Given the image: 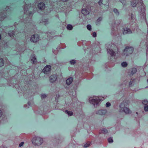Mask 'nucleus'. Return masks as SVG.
<instances>
[{
    "label": "nucleus",
    "mask_w": 148,
    "mask_h": 148,
    "mask_svg": "<svg viewBox=\"0 0 148 148\" xmlns=\"http://www.w3.org/2000/svg\"><path fill=\"white\" fill-rule=\"evenodd\" d=\"M101 97H94L93 98L91 97L89 101L90 103L93 105L95 107L99 105L101 101L105 99L102 97L103 99H101Z\"/></svg>",
    "instance_id": "1"
},
{
    "label": "nucleus",
    "mask_w": 148,
    "mask_h": 148,
    "mask_svg": "<svg viewBox=\"0 0 148 148\" xmlns=\"http://www.w3.org/2000/svg\"><path fill=\"white\" fill-rule=\"evenodd\" d=\"M32 143L34 145L39 146L43 142L42 138L39 137H34L32 140Z\"/></svg>",
    "instance_id": "2"
},
{
    "label": "nucleus",
    "mask_w": 148,
    "mask_h": 148,
    "mask_svg": "<svg viewBox=\"0 0 148 148\" xmlns=\"http://www.w3.org/2000/svg\"><path fill=\"white\" fill-rule=\"evenodd\" d=\"M127 104H125L124 102L121 103L120 105L121 108V110L123 111L126 114H129L130 113V111L129 109L127 108L126 106H127Z\"/></svg>",
    "instance_id": "3"
},
{
    "label": "nucleus",
    "mask_w": 148,
    "mask_h": 148,
    "mask_svg": "<svg viewBox=\"0 0 148 148\" xmlns=\"http://www.w3.org/2000/svg\"><path fill=\"white\" fill-rule=\"evenodd\" d=\"M39 36L37 34H34L31 36L30 40L32 42H36L39 40Z\"/></svg>",
    "instance_id": "4"
},
{
    "label": "nucleus",
    "mask_w": 148,
    "mask_h": 148,
    "mask_svg": "<svg viewBox=\"0 0 148 148\" xmlns=\"http://www.w3.org/2000/svg\"><path fill=\"white\" fill-rule=\"evenodd\" d=\"M133 49L131 47H127L124 50V53L126 54L127 55L131 54L133 52Z\"/></svg>",
    "instance_id": "5"
},
{
    "label": "nucleus",
    "mask_w": 148,
    "mask_h": 148,
    "mask_svg": "<svg viewBox=\"0 0 148 148\" xmlns=\"http://www.w3.org/2000/svg\"><path fill=\"white\" fill-rule=\"evenodd\" d=\"M49 78L50 82H51L53 83L56 80L57 78V76L56 74L53 75L51 76Z\"/></svg>",
    "instance_id": "6"
},
{
    "label": "nucleus",
    "mask_w": 148,
    "mask_h": 148,
    "mask_svg": "<svg viewBox=\"0 0 148 148\" xmlns=\"http://www.w3.org/2000/svg\"><path fill=\"white\" fill-rule=\"evenodd\" d=\"M51 70V66L49 65L46 66L42 70V71L44 73H47L49 72Z\"/></svg>",
    "instance_id": "7"
},
{
    "label": "nucleus",
    "mask_w": 148,
    "mask_h": 148,
    "mask_svg": "<svg viewBox=\"0 0 148 148\" xmlns=\"http://www.w3.org/2000/svg\"><path fill=\"white\" fill-rule=\"evenodd\" d=\"M99 4L100 5H105L108 4V0H100L99 2Z\"/></svg>",
    "instance_id": "8"
},
{
    "label": "nucleus",
    "mask_w": 148,
    "mask_h": 148,
    "mask_svg": "<svg viewBox=\"0 0 148 148\" xmlns=\"http://www.w3.org/2000/svg\"><path fill=\"white\" fill-rule=\"evenodd\" d=\"M122 32L124 34H130L131 33V30L127 28L123 29L122 30Z\"/></svg>",
    "instance_id": "9"
},
{
    "label": "nucleus",
    "mask_w": 148,
    "mask_h": 148,
    "mask_svg": "<svg viewBox=\"0 0 148 148\" xmlns=\"http://www.w3.org/2000/svg\"><path fill=\"white\" fill-rule=\"evenodd\" d=\"M38 7L39 9L41 10H43L45 7L44 3H40L38 5Z\"/></svg>",
    "instance_id": "10"
},
{
    "label": "nucleus",
    "mask_w": 148,
    "mask_h": 148,
    "mask_svg": "<svg viewBox=\"0 0 148 148\" xmlns=\"http://www.w3.org/2000/svg\"><path fill=\"white\" fill-rule=\"evenodd\" d=\"M82 14L84 15H86L89 13V12L87 9L84 8H82Z\"/></svg>",
    "instance_id": "11"
},
{
    "label": "nucleus",
    "mask_w": 148,
    "mask_h": 148,
    "mask_svg": "<svg viewBox=\"0 0 148 148\" xmlns=\"http://www.w3.org/2000/svg\"><path fill=\"white\" fill-rule=\"evenodd\" d=\"M73 80V78L72 77H70L67 79L66 81V84L69 85L71 84Z\"/></svg>",
    "instance_id": "12"
},
{
    "label": "nucleus",
    "mask_w": 148,
    "mask_h": 148,
    "mask_svg": "<svg viewBox=\"0 0 148 148\" xmlns=\"http://www.w3.org/2000/svg\"><path fill=\"white\" fill-rule=\"evenodd\" d=\"M106 112V111L105 110H100L97 112L96 114L100 115H103Z\"/></svg>",
    "instance_id": "13"
},
{
    "label": "nucleus",
    "mask_w": 148,
    "mask_h": 148,
    "mask_svg": "<svg viewBox=\"0 0 148 148\" xmlns=\"http://www.w3.org/2000/svg\"><path fill=\"white\" fill-rule=\"evenodd\" d=\"M6 17V13L5 12L1 13L0 14V18L1 20H3Z\"/></svg>",
    "instance_id": "14"
},
{
    "label": "nucleus",
    "mask_w": 148,
    "mask_h": 148,
    "mask_svg": "<svg viewBox=\"0 0 148 148\" xmlns=\"http://www.w3.org/2000/svg\"><path fill=\"white\" fill-rule=\"evenodd\" d=\"M107 51L108 53L111 56L114 55L115 53L113 51L112 49H108Z\"/></svg>",
    "instance_id": "15"
},
{
    "label": "nucleus",
    "mask_w": 148,
    "mask_h": 148,
    "mask_svg": "<svg viewBox=\"0 0 148 148\" xmlns=\"http://www.w3.org/2000/svg\"><path fill=\"white\" fill-rule=\"evenodd\" d=\"M40 23H42L44 25H46L49 23V22L47 19H43L42 20Z\"/></svg>",
    "instance_id": "16"
},
{
    "label": "nucleus",
    "mask_w": 148,
    "mask_h": 148,
    "mask_svg": "<svg viewBox=\"0 0 148 148\" xmlns=\"http://www.w3.org/2000/svg\"><path fill=\"white\" fill-rule=\"evenodd\" d=\"M31 60L32 61L33 64L37 62L36 58L34 56H32L31 59Z\"/></svg>",
    "instance_id": "17"
},
{
    "label": "nucleus",
    "mask_w": 148,
    "mask_h": 148,
    "mask_svg": "<svg viewBox=\"0 0 148 148\" xmlns=\"http://www.w3.org/2000/svg\"><path fill=\"white\" fill-rule=\"evenodd\" d=\"M4 64V61L2 58H0V67L3 66Z\"/></svg>",
    "instance_id": "18"
},
{
    "label": "nucleus",
    "mask_w": 148,
    "mask_h": 148,
    "mask_svg": "<svg viewBox=\"0 0 148 148\" xmlns=\"http://www.w3.org/2000/svg\"><path fill=\"white\" fill-rule=\"evenodd\" d=\"M131 6L132 7H135L136 5V2L135 1H134L131 2Z\"/></svg>",
    "instance_id": "19"
},
{
    "label": "nucleus",
    "mask_w": 148,
    "mask_h": 148,
    "mask_svg": "<svg viewBox=\"0 0 148 148\" xmlns=\"http://www.w3.org/2000/svg\"><path fill=\"white\" fill-rule=\"evenodd\" d=\"M66 28L68 30H70L73 29V27L72 25L70 24H69L67 25Z\"/></svg>",
    "instance_id": "20"
},
{
    "label": "nucleus",
    "mask_w": 148,
    "mask_h": 148,
    "mask_svg": "<svg viewBox=\"0 0 148 148\" xmlns=\"http://www.w3.org/2000/svg\"><path fill=\"white\" fill-rule=\"evenodd\" d=\"M65 112L69 116H71L73 115V112L71 111H68V110H66Z\"/></svg>",
    "instance_id": "21"
},
{
    "label": "nucleus",
    "mask_w": 148,
    "mask_h": 148,
    "mask_svg": "<svg viewBox=\"0 0 148 148\" xmlns=\"http://www.w3.org/2000/svg\"><path fill=\"white\" fill-rule=\"evenodd\" d=\"M8 34L9 35L10 37L13 36L14 35V32L13 31H10L8 33Z\"/></svg>",
    "instance_id": "22"
},
{
    "label": "nucleus",
    "mask_w": 148,
    "mask_h": 148,
    "mask_svg": "<svg viewBox=\"0 0 148 148\" xmlns=\"http://www.w3.org/2000/svg\"><path fill=\"white\" fill-rule=\"evenodd\" d=\"M108 132L107 130L105 129H103L101 131V133H102L106 134Z\"/></svg>",
    "instance_id": "23"
},
{
    "label": "nucleus",
    "mask_w": 148,
    "mask_h": 148,
    "mask_svg": "<svg viewBox=\"0 0 148 148\" xmlns=\"http://www.w3.org/2000/svg\"><path fill=\"white\" fill-rule=\"evenodd\" d=\"M121 66L123 67H126L127 65V64L126 62H123L121 64Z\"/></svg>",
    "instance_id": "24"
},
{
    "label": "nucleus",
    "mask_w": 148,
    "mask_h": 148,
    "mask_svg": "<svg viewBox=\"0 0 148 148\" xmlns=\"http://www.w3.org/2000/svg\"><path fill=\"white\" fill-rule=\"evenodd\" d=\"M90 145V143L89 142H87L84 145V147H87L89 146Z\"/></svg>",
    "instance_id": "25"
},
{
    "label": "nucleus",
    "mask_w": 148,
    "mask_h": 148,
    "mask_svg": "<svg viewBox=\"0 0 148 148\" xmlns=\"http://www.w3.org/2000/svg\"><path fill=\"white\" fill-rule=\"evenodd\" d=\"M87 28L89 30H91V26L90 25H88L87 26Z\"/></svg>",
    "instance_id": "26"
},
{
    "label": "nucleus",
    "mask_w": 148,
    "mask_h": 148,
    "mask_svg": "<svg viewBox=\"0 0 148 148\" xmlns=\"http://www.w3.org/2000/svg\"><path fill=\"white\" fill-rule=\"evenodd\" d=\"M136 72V69L135 68H133L132 71V74L135 73Z\"/></svg>",
    "instance_id": "27"
},
{
    "label": "nucleus",
    "mask_w": 148,
    "mask_h": 148,
    "mask_svg": "<svg viewBox=\"0 0 148 148\" xmlns=\"http://www.w3.org/2000/svg\"><path fill=\"white\" fill-rule=\"evenodd\" d=\"M108 141L110 143H112L113 141L112 138H108Z\"/></svg>",
    "instance_id": "28"
},
{
    "label": "nucleus",
    "mask_w": 148,
    "mask_h": 148,
    "mask_svg": "<svg viewBox=\"0 0 148 148\" xmlns=\"http://www.w3.org/2000/svg\"><path fill=\"white\" fill-rule=\"evenodd\" d=\"M143 103L145 105H146L148 103V101L146 100H144L143 102Z\"/></svg>",
    "instance_id": "29"
},
{
    "label": "nucleus",
    "mask_w": 148,
    "mask_h": 148,
    "mask_svg": "<svg viewBox=\"0 0 148 148\" xmlns=\"http://www.w3.org/2000/svg\"><path fill=\"white\" fill-rule=\"evenodd\" d=\"M144 108L145 111H148V106L147 105H145L144 106Z\"/></svg>",
    "instance_id": "30"
},
{
    "label": "nucleus",
    "mask_w": 148,
    "mask_h": 148,
    "mask_svg": "<svg viewBox=\"0 0 148 148\" xmlns=\"http://www.w3.org/2000/svg\"><path fill=\"white\" fill-rule=\"evenodd\" d=\"M114 12L116 15L119 14V13L116 9H114Z\"/></svg>",
    "instance_id": "31"
},
{
    "label": "nucleus",
    "mask_w": 148,
    "mask_h": 148,
    "mask_svg": "<svg viewBox=\"0 0 148 148\" xmlns=\"http://www.w3.org/2000/svg\"><path fill=\"white\" fill-rule=\"evenodd\" d=\"M41 97L42 98L44 99V98H45L46 97H47V96L46 95L42 94V95H41Z\"/></svg>",
    "instance_id": "32"
},
{
    "label": "nucleus",
    "mask_w": 148,
    "mask_h": 148,
    "mask_svg": "<svg viewBox=\"0 0 148 148\" xmlns=\"http://www.w3.org/2000/svg\"><path fill=\"white\" fill-rule=\"evenodd\" d=\"M110 106V103L109 102H107L106 104V106L108 107Z\"/></svg>",
    "instance_id": "33"
},
{
    "label": "nucleus",
    "mask_w": 148,
    "mask_h": 148,
    "mask_svg": "<svg viewBox=\"0 0 148 148\" xmlns=\"http://www.w3.org/2000/svg\"><path fill=\"white\" fill-rule=\"evenodd\" d=\"M24 142H21L19 144V147H22V146L23 144H24Z\"/></svg>",
    "instance_id": "34"
},
{
    "label": "nucleus",
    "mask_w": 148,
    "mask_h": 148,
    "mask_svg": "<svg viewBox=\"0 0 148 148\" xmlns=\"http://www.w3.org/2000/svg\"><path fill=\"white\" fill-rule=\"evenodd\" d=\"M92 36L93 37H96L97 36V34L95 32H94L92 33Z\"/></svg>",
    "instance_id": "35"
},
{
    "label": "nucleus",
    "mask_w": 148,
    "mask_h": 148,
    "mask_svg": "<svg viewBox=\"0 0 148 148\" xmlns=\"http://www.w3.org/2000/svg\"><path fill=\"white\" fill-rule=\"evenodd\" d=\"M102 17H100L97 20V22H100L102 20Z\"/></svg>",
    "instance_id": "36"
},
{
    "label": "nucleus",
    "mask_w": 148,
    "mask_h": 148,
    "mask_svg": "<svg viewBox=\"0 0 148 148\" xmlns=\"http://www.w3.org/2000/svg\"><path fill=\"white\" fill-rule=\"evenodd\" d=\"M70 63L72 64H74V60H73L70 62Z\"/></svg>",
    "instance_id": "37"
},
{
    "label": "nucleus",
    "mask_w": 148,
    "mask_h": 148,
    "mask_svg": "<svg viewBox=\"0 0 148 148\" xmlns=\"http://www.w3.org/2000/svg\"><path fill=\"white\" fill-rule=\"evenodd\" d=\"M142 6L143 7V9L142 10V11L144 13L145 11V7L143 6V5H142Z\"/></svg>",
    "instance_id": "38"
},
{
    "label": "nucleus",
    "mask_w": 148,
    "mask_h": 148,
    "mask_svg": "<svg viewBox=\"0 0 148 148\" xmlns=\"http://www.w3.org/2000/svg\"><path fill=\"white\" fill-rule=\"evenodd\" d=\"M131 19L132 20L134 18V15L133 14H131Z\"/></svg>",
    "instance_id": "39"
},
{
    "label": "nucleus",
    "mask_w": 148,
    "mask_h": 148,
    "mask_svg": "<svg viewBox=\"0 0 148 148\" xmlns=\"http://www.w3.org/2000/svg\"><path fill=\"white\" fill-rule=\"evenodd\" d=\"M2 114V111L0 110V117L1 116Z\"/></svg>",
    "instance_id": "40"
},
{
    "label": "nucleus",
    "mask_w": 148,
    "mask_h": 148,
    "mask_svg": "<svg viewBox=\"0 0 148 148\" xmlns=\"http://www.w3.org/2000/svg\"><path fill=\"white\" fill-rule=\"evenodd\" d=\"M32 14V12H29V14L30 15H31Z\"/></svg>",
    "instance_id": "41"
},
{
    "label": "nucleus",
    "mask_w": 148,
    "mask_h": 148,
    "mask_svg": "<svg viewBox=\"0 0 148 148\" xmlns=\"http://www.w3.org/2000/svg\"><path fill=\"white\" fill-rule=\"evenodd\" d=\"M62 1L65 2L68 1V0H61Z\"/></svg>",
    "instance_id": "42"
},
{
    "label": "nucleus",
    "mask_w": 148,
    "mask_h": 148,
    "mask_svg": "<svg viewBox=\"0 0 148 148\" xmlns=\"http://www.w3.org/2000/svg\"><path fill=\"white\" fill-rule=\"evenodd\" d=\"M132 84V81H131L129 83L130 85H131V84Z\"/></svg>",
    "instance_id": "43"
},
{
    "label": "nucleus",
    "mask_w": 148,
    "mask_h": 148,
    "mask_svg": "<svg viewBox=\"0 0 148 148\" xmlns=\"http://www.w3.org/2000/svg\"><path fill=\"white\" fill-rule=\"evenodd\" d=\"M121 1L123 4L125 5L124 1L123 2H122V1Z\"/></svg>",
    "instance_id": "44"
},
{
    "label": "nucleus",
    "mask_w": 148,
    "mask_h": 148,
    "mask_svg": "<svg viewBox=\"0 0 148 148\" xmlns=\"http://www.w3.org/2000/svg\"><path fill=\"white\" fill-rule=\"evenodd\" d=\"M1 38V35L0 34V40Z\"/></svg>",
    "instance_id": "45"
},
{
    "label": "nucleus",
    "mask_w": 148,
    "mask_h": 148,
    "mask_svg": "<svg viewBox=\"0 0 148 148\" xmlns=\"http://www.w3.org/2000/svg\"><path fill=\"white\" fill-rule=\"evenodd\" d=\"M44 62H46V61L45 60H44Z\"/></svg>",
    "instance_id": "46"
},
{
    "label": "nucleus",
    "mask_w": 148,
    "mask_h": 148,
    "mask_svg": "<svg viewBox=\"0 0 148 148\" xmlns=\"http://www.w3.org/2000/svg\"><path fill=\"white\" fill-rule=\"evenodd\" d=\"M44 62H46V61L45 60H44Z\"/></svg>",
    "instance_id": "47"
},
{
    "label": "nucleus",
    "mask_w": 148,
    "mask_h": 148,
    "mask_svg": "<svg viewBox=\"0 0 148 148\" xmlns=\"http://www.w3.org/2000/svg\"><path fill=\"white\" fill-rule=\"evenodd\" d=\"M148 49L147 48V51H148Z\"/></svg>",
    "instance_id": "48"
},
{
    "label": "nucleus",
    "mask_w": 148,
    "mask_h": 148,
    "mask_svg": "<svg viewBox=\"0 0 148 148\" xmlns=\"http://www.w3.org/2000/svg\"><path fill=\"white\" fill-rule=\"evenodd\" d=\"M147 82H148V79H147Z\"/></svg>",
    "instance_id": "49"
}]
</instances>
